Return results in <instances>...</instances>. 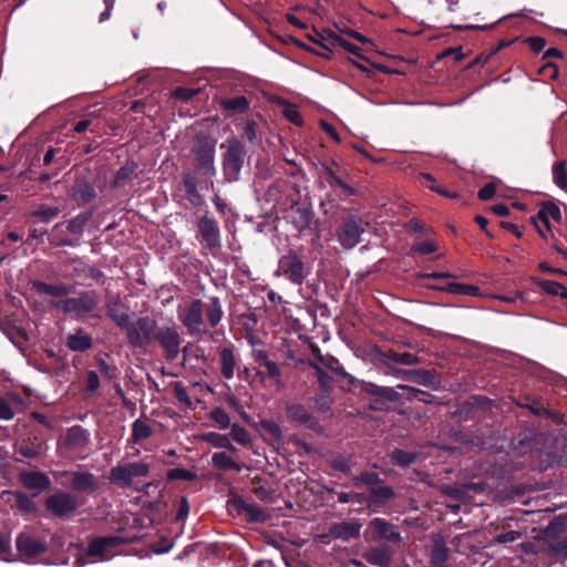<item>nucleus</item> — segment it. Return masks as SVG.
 Here are the masks:
<instances>
[{
  "label": "nucleus",
  "instance_id": "nucleus-1",
  "mask_svg": "<svg viewBox=\"0 0 567 567\" xmlns=\"http://www.w3.org/2000/svg\"><path fill=\"white\" fill-rule=\"evenodd\" d=\"M99 301L93 292H82L75 298H65L59 301H51V306L64 312L78 317L93 311Z\"/></svg>",
  "mask_w": 567,
  "mask_h": 567
},
{
  "label": "nucleus",
  "instance_id": "nucleus-2",
  "mask_svg": "<svg viewBox=\"0 0 567 567\" xmlns=\"http://www.w3.org/2000/svg\"><path fill=\"white\" fill-rule=\"evenodd\" d=\"M156 322L150 318H140L130 323L126 330L128 342L134 347H144L156 339Z\"/></svg>",
  "mask_w": 567,
  "mask_h": 567
},
{
  "label": "nucleus",
  "instance_id": "nucleus-3",
  "mask_svg": "<svg viewBox=\"0 0 567 567\" xmlns=\"http://www.w3.org/2000/svg\"><path fill=\"white\" fill-rule=\"evenodd\" d=\"M150 466L144 462H134L125 465H117L111 468L110 480L121 486H131L136 477H145Z\"/></svg>",
  "mask_w": 567,
  "mask_h": 567
},
{
  "label": "nucleus",
  "instance_id": "nucleus-4",
  "mask_svg": "<svg viewBox=\"0 0 567 567\" xmlns=\"http://www.w3.org/2000/svg\"><path fill=\"white\" fill-rule=\"evenodd\" d=\"M277 274L296 285H301L307 276L305 265L295 251H289L279 259Z\"/></svg>",
  "mask_w": 567,
  "mask_h": 567
},
{
  "label": "nucleus",
  "instance_id": "nucleus-5",
  "mask_svg": "<svg viewBox=\"0 0 567 567\" xmlns=\"http://www.w3.org/2000/svg\"><path fill=\"white\" fill-rule=\"evenodd\" d=\"M204 303L193 300L178 311V318L189 333L199 332L203 324Z\"/></svg>",
  "mask_w": 567,
  "mask_h": 567
},
{
  "label": "nucleus",
  "instance_id": "nucleus-6",
  "mask_svg": "<svg viewBox=\"0 0 567 567\" xmlns=\"http://www.w3.org/2000/svg\"><path fill=\"white\" fill-rule=\"evenodd\" d=\"M364 537L368 542L390 540L399 542L400 534L396 533L393 526L383 518H373L370 520Z\"/></svg>",
  "mask_w": 567,
  "mask_h": 567
},
{
  "label": "nucleus",
  "instance_id": "nucleus-7",
  "mask_svg": "<svg viewBox=\"0 0 567 567\" xmlns=\"http://www.w3.org/2000/svg\"><path fill=\"white\" fill-rule=\"evenodd\" d=\"M362 233L363 227L361 220L357 218H349L340 227L338 231V239L344 248L350 249L359 244Z\"/></svg>",
  "mask_w": 567,
  "mask_h": 567
},
{
  "label": "nucleus",
  "instance_id": "nucleus-8",
  "mask_svg": "<svg viewBox=\"0 0 567 567\" xmlns=\"http://www.w3.org/2000/svg\"><path fill=\"white\" fill-rule=\"evenodd\" d=\"M244 150L239 142L230 141L224 157V168L230 178H236L243 166Z\"/></svg>",
  "mask_w": 567,
  "mask_h": 567
},
{
  "label": "nucleus",
  "instance_id": "nucleus-9",
  "mask_svg": "<svg viewBox=\"0 0 567 567\" xmlns=\"http://www.w3.org/2000/svg\"><path fill=\"white\" fill-rule=\"evenodd\" d=\"M198 233L200 236V243L209 248L215 249L220 247V235L219 228L215 220L203 217L198 221Z\"/></svg>",
  "mask_w": 567,
  "mask_h": 567
},
{
  "label": "nucleus",
  "instance_id": "nucleus-10",
  "mask_svg": "<svg viewBox=\"0 0 567 567\" xmlns=\"http://www.w3.org/2000/svg\"><path fill=\"white\" fill-rule=\"evenodd\" d=\"M45 504L47 508L56 516H64L78 506L75 497L68 493L53 494L48 497Z\"/></svg>",
  "mask_w": 567,
  "mask_h": 567
},
{
  "label": "nucleus",
  "instance_id": "nucleus-11",
  "mask_svg": "<svg viewBox=\"0 0 567 567\" xmlns=\"http://www.w3.org/2000/svg\"><path fill=\"white\" fill-rule=\"evenodd\" d=\"M361 527L362 525L358 519L334 523L329 527V536L334 539L349 542L360 536Z\"/></svg>",
  "mask_w": 567,
  "mask_h": 567
},
{
  "label": "nucleus",
  "instance_id": "nucleus-12",
  "mask_svg": "<svg viewBox=\"0 0 567 567\" xmlns=\"http://www.w3.org/2000/svg\"><path fill=\"white\" fill-rule=\"evenodd\" d=\"M308 39L316 44H319L323 51L316 52L318 55L323 56L326 59L329 58V53H331L338 44H343L344 40L333 33H321L313 30L311 33L307 34Z\"/></svg>",
  "mask_w": 567,
  "mask_h": 567
},
{
  "label": "nucleus",
  "instance_id": "nucleus-13",
  "mask_svg": "<svg viewBox=\"0 0 567 567\" xmlns=\"http://www.w3.org/2000/svg\"><path fill=\"white\" fill-rule=\"evenodd\" d=\"M156 339L167 352L169 359H175L179 353L181 339L178 332L173 328H162L156 332Z\"/></svg>",
  "mask_w": 567,
  "mask_h": 567
},
{
  "label": "nucleus",
  "instance_id": "nucleus-14",
  "mask_svg": "<svg viewBox=\"0 0 567 567\" xmlns=\"http://www.w3.org/2000/svg\"><path fill=\"white\" fill-rule=\"evenodd\" d=\"M32 286L38 295H45L52 297V301L62 300L64 297L73 292V287L70 285H50L43 281H33Z\"/></svg>",
  "mask_w": 567,
  "mask_h": 567
},
{
  "label": "nucleus",
  "instance_id": "nucleus-15",
  "mask_svg": "<svg viewBox=\"0 0 567 567\" xmlns=\"http://www.w3.org/2000/svg\"><path fill=\"white\" fill-rule=\"evenodd\" d=\"M287 416L290 421L296 422L298 424L306 425L309 429H316L318 426V422L311 415V413L301 404L292 403L287 405Z\"/></svg>",
  "mask_w": 567,
  "mask_h": 567
},
{
  "label": "nucleus",
  "instance_id": "nucleus-16",
  "mask_svg": "<svg viewBox=\"0 0 567 567\" xmlns=\"http://www.w3.org/2000/svg\"><path fill=\"white\" fill-rule=\"evenodd\" d=\"M120 544L116 537H104L93 540L89 545L87 554L90 556H97L101 559H109L112 557L111 549Z\"/></svg>",
  "mask_w": 567,
  "mask_h": 567
},
{
  "label": "nucleus",
  "instance_id": "nucleus-17",
  "mask_svg": "<svg viewBox=\"0 0 567 567\" xmlns=\"http://www.w3.org/2000/svg\"><path fill=\"white\" fill-rule=\"evenodd\" d=\"M89 442V435L81 426L71 427L63 437V445L73 451H82Z\"/></svg>",
  "mask_w": 567,
  "mask_h": 567
},
{
  "label": "nucleus",
  "instance_id": "nucleus-18",
  "mask_svg": "<svg viewBox=\"0 0 567 567\" xmlns=\"http://www.w3.org/2000/svg\"><path fill=\"white\" fill-rule=\"evenodd\" d=\"M20 482L22 485L29 489H33L37 492H41L47 489L50 486L49 477L39 472H28L20 474Z\"/></svg>",
  "mask_w": 567,
  "mask_h": 567
},
{
  "label": "nucleus",
  "instance_id": "nucleus-19",
  "mask_svg": "<svg viewBox=\"0 0 567 567\" xmlns=\"http://www.w3.org/2000/svg\"><path fill=\"white\" fill-rule=\"evenodd\" d=\"M363 558L378 567H388L392 559V551L386 546L375 547L367 550Z\"/></svg>",
  "mask_w": 567,
  "mask_h": 567
},
{
  "label": "nucleus",
  "instance_id": "nucleus-20",
  "mask_svg": "<svg viewBox=\"0 0 567 567\" xmlns=\"http://www.w3.org/2000/svg\"><path fill=\"white\" fill-rule=\"evenodd\" d=\"M214 144L209 142H200L195 147V156L198 164L207 171L214 169Z\"/></svg>",
  "mask_w": 567,
  "mask_h": 567
},
{
  "label": "nucleus",
  "instance_id": "nucleus-21",
  "mask_svg": "<svg viewBox=\"0 0 567 567\" xmlns=\"http://www.w3.org/2000/svg\"><path fill=\"white\" fill-rule=\"evenodd\" d=\"M66 346L72 351L82 352L92 347V338L87 333H84L83 330H78L75 333L68 336Z\"/></svg>",
  "mask_w": 567,
  "mask_h": 567
},
{
  "label": "nucleus",
  "instance_id": "nucleus-22",
  "mask_svg": "<svg viewBox=\"0 0 567 567\" xmlns=\"http://www.w3.org/2000/svg\"><path fill=\"white\" fill-rule=\"evenodd\" d=\"M70 486L74 491H93L95 488V480L91 473L75 472L72 474Z\"/></svg>",
  "mask_w": 567,
  "mask_h": 567
},
{
  "label": "nucleus",
  "instance_id": "nucleus-23",
  "mask_svg": "<svg viewBox=\"0 0 567 567\" xmlns=\"http://www.w3.org/2000/svg\"><path fill=\"white\" fill-rule=\"evenodd\" d=\"M202 440L216 449H226L233 452L236 451V447L231 444L229 437L224 434L208 432L202 435Z\"/></svg>",
  "mask_w": 567,
  "mask_h": 567
},
{
  "label": "nucleus",
  "instance_id": "nucleus-24",
  "mask_svg": "<svg viewBox=\"0 0 567 567\" xmlns=\"http://www.w3.org/2000/svg\"><path fill=\"white\" fill-rule=\"evenodd\" d=\"M204 311L210 327L217 326L223 317L221 306L217 298L209 299V302L204 305Z\"/></svg>",
  "mask_w": 567,
  "mask_h": 567
},
{
  "label": "nucleus",
  "instance_id": "nucleus-25",
  "mask_svg": "<svg viewBox=\"0 0 567 567\" xmlns=\"http://www.w3.org/2000/svg\"><path fill=\"white\" fill-rule=\"evenodd\" d=\"M221 373L226 379L234 377V370L236 365L235 355L231 350L223 349L220 352Z\"/></svg>",
  "mask_w": 567,
  "mask_h": 567
},
{
  "label": "nucleus",
  "instance_id": "nucleus-26",
  "mask_svg": "<svg viewBox=\"0 0 567 567\" xmlns=\"http://www.w3.org/2000/svg\"><path fill=\"white\" fill-rule=\"evenodd\" d=\"M153 434L152 426L143 421L135 420L132 425V439L134 442H140L148 439Z\"/></svg>",
  "mask_w": 567,
  "mask_h": 567
},
{
  "label": "nucleus",
  "instance_id": "nucleus-27",
  "mask_svg": "<svg viewBox=\"0 0 567 567\" xmlns=\"http://www.w3.org/2000/svg\"><path fill=\"white\" fill-rule=\"evenodd\" d=\"M223 107L231 113H244L249 107V102L245 96L226 99L221 102Z\"/></svg>",
  "mask_w": 567,
  "mask_h": 567
},
{
  "label": "nucleus",
  "instance_id": "nucleus-28",
  "mask_svg": "<svg viewBox=\"0 0 567 567\" xmlns=\"http://www.w3.org/2000/svg\"><path fill=\"white\" fill-rule=\"evenodd\" d=\"M107 313L117 323L118 327L127 330L131 323L130 316L122 309L121 305H111L109 307Z\"/></svg>",
  "mask_w": 567,
  "mask_h": 567
},
{
  "label": "nucleus",
  "instance_id": "nucleus-29",
  "mask_svg": "<svg viewBox=\"0 0 567 567\" xmlns=\"http://www.w3.org/2000/svg\"><path fill=\"white\" fill-rule=\"evenodd\" d=\"M212 463L215 467H218L220 470H235L237 472L240 471V466L231 460L230 456H228L224 452L215 453L212 457Z\"/></svg>",
  "mask_w": 567,
  "mask_h": 567
},
{
  "label": "nucleus",
  "instance_id": "nucleus-30",
  "mask_svg": "<svg viewBox=\"0 0 567 567\" xmlns=\"http://www.w3.org/2000/svg\"><path fill=\"white\" fill-rule=\"evenodd\" d=\"M17 547L20 551L25 553L28 555H37L42 550V547L34 539L20 535L17 538Z\"/></svg>",
  "mask_w": 567,
  "mask_h": 567
},
{
  "label": "nucleus",
  "instance_id": "nucleus-31",
  "mask_svg": "<svg viewBox=\"0 0 567 567\" xmlns=\"http://www.w3.org/2000/svg\"><path fill=\"white\" fill-rule=\"evenodd\" d=\"M553 179L558 187L563 189L567 188V172L565 162H556L553 165Z\"/></svg>",
  "mask_w": 567,
  "mask_h": 567
},
{
  "label": "nucleus",
  "instance_id": "nucleus-32",
  "mask_svg": "<svg viewBox=\"0 0 567 567\" xmlns=\"http://www.w3.org/2000/svg\"><path fill=\"white\" fill-rule=\"evenodd\" d=\"M553 218L556 221L561 219V213L557 205L553 203L544 204L537 213V219Z\"/></svg>",
  "mask_w": 567,
  "mask_h": 567
},
{
  "label": "nucleus",
  "instance_id": "nucleus-33",
  "mask_svg": "<svg viewBox=\"0 0 567 567\" xmlns=\"http://www.w3.org/2000/svg\"><path fill=\"white\" fill-rule=\"evenodd\" d=\"M262 431L274 441L279 443L282 439V432L278 423L275 421H261Z\"/></svg>",
  "mask_w": 567,
  "mask_h": 567
},
{
  "label": "nucleus",
  "instance_id": "nucleus-34",
  "mask_svg": "<svg viewBox=\"0 0 567 567\" xmlns=\"http://www.w3.org/2000/svg\"><path fill=\"white\" fill-rule=\"evenodd\" d=\"M262 367L266 369L267 377L272 380L277 389H282L284 383L281 381V372L278 365L274 361H267Z\"/></svg>",
  "mask_w": 567,
  "mask_h": 567
},
{
  "label": "nucleus",
  "instance_id": "nucleus-35",
  "mask_svg": "<svg viewBox=\"0 0 567 567\" xmlns=\"http://www.w3.org/2000/svg\"><path fill=\"white\" fill-rule=\"evenodd\" d=\"M210 419L220 430H226L230 426V417L228 413L220 408L214 409L210 412Z\"/></svg>",
  "mask_w": 567,
  "mask_h": 567
},
{
  "label": "nucleus",
  "instance_id": "nucleus-36",
  "mask_svg": "<svg viewBox=\"0 0 567 567\" xmlns=\"http://www.w3.org/2000/svg\"><path fill=\"white\" fill-rule=\"evenodd\" d=\"M230 436L234 441L241 445H248L250 443L249 432L239 424L231 425Z\"/></svg>",
  "mask_w": 567,
  "mask_h": 567
},
{
  "label": "nucleus",
  "instance_id": "nucleus-37",
  "mask_svg": "<svg viewBox=\"0 0 567 567\" xmlns=\"http://www.w3.org/2000/svg\"><path fill=\"white\" fill-rule=\"evenodd\" d=\"M445 289L451 292H454V293L467 295V296H475L478 291V288L475 286L456 284V282L449 284Z\"/></svg>",
  "mask_w": 567,
  "mask_h": 567
},
{
  "label": "nucleus",
  "instance_id": "nucleus-38",
  "mask_svg": "<svg viewBox=\"0 0 567 567\" xmlns=\"http://www.w3.org/2000/svg\"><path fill=\"white\" fill-rule=\"evenodd\" d=\"M391 458L394 463L405 466L414 462L415 455L410 452L396 450L392 452Z\"/></svg>",
  "mask_w": 567,
  "mask_h": 567
},
{
  "label": "nucleus",
  "instance_id": "nucleus-39",
  "mask_svg": "<svg viewBox=\"0 0 567 567\" xmlns=\"http://www.w3.org/2000/svg\"><path fill=\"white\" fill-rule=\"evenodd\" d=\"M338 501L339 503H342V504H346V503H351V502H355V503H365V502H370V499L364 496L363 494H359V493H338Z\"/></svg>",
  "mask_w": 567,
  "mask_h": 567
},
{
  "label": "nucleus",
  "instance_id": "nucleus-40",
  "mask_svg": "<svg viewBox=\"0 0 567 567\" xmlns=\"http://www.w3.org/2000/svg\"><path fill=\"white\" fill-rule=\"evenodd\" d=\"M437 250V246L433 240H424L422 243L415 244L412 247L413 252H417L421 255L432 254Z\"/></svg>",
  "mask_w": 567,
  "mask_h": 567
},
{
  "label": "nucleus",
  "instance_id": "nucleus-41",
  "mask_svg": "<svg viewBox=\"0 0 567 567\" xmlns=\"http://www.w3.org/2000/svg\"><path fill=\"white\" fill-rule=\"evenodd\" d=\"M447 557V550L443 544L436 543L431 553V561L433 564L442 563Z\"/></svg>",
  "mask_w": 567,
  "mask_h": 567
},
{
  "label": "nucleus",
  "instance_id": "nucleus-42",
  "mask_svg": "<svg viewBox=\"0 0 567 567\" xmlns=\"http://www.w3.org/2000/svg\"><path fill=\"white\" fill-rule=\"evenodd\" d=\"M174 394H175V398L181 403H183L184 405H186L188 408L192 406V401L187 394V391L179 382L174 383Z\"/></svg>",
  "mask_w": 567,
  "mask_h": 567
},
{
  "label": "nucleus",
  "instance_id": "nucleus-43",
  "mask_svg": "<svg viewBox=\"0 0 567 567\" xmlns=\"http://www.w3.org/2000/svg\"><path fill=\"white\" fill-rule=\"evenodd\" d=\"M543 287L547 292L551 295H560L563 297H567V289L558 282L545 281Z\"/></svg>",
  "mask_w": 567,
  "mask_h": 567
},
{
  "label": "nucleus",
  "instance_id": "nucleus-44",
  "mask_svg": "<svg viewBox=\"0 0 567 567\" xmlns=\"http://www.w3.org/2000/svg\"><path fill=\"white\" fill-rule=\"evenodd\" d=\"M284 115L291 123L300 125L301 124V115L296 106L289 105L284 110Z\"/></svg>",
  "mask_w": 567,
  "mask_h": 567
},
{
  "label": "nucleus",
  "instance_id": "nucleus-45",
  "mask_svg": "<svg viewBox=\"0 0 567 567\" xmlns=\"http://www.w3.org/2000/svg\"><path fill=\"white\" fill-rule=\"evenodd\" d=\"M193 476L194 475L189 471L184 468H173L167 473V477L169 480H192Z\"/></svg>",
  "mask_w": 567,
  "mask_h": 567
},
{
  "label": "nucleus",
  "instance_id": "nucleus-46",
  "mask_svg": "<svg viewBox=\"0 0 567 567\" xmlns=\"http://www.w3.org/2000/svg\"><path fill=\"white\" fill-rule=\"evenodd\" d=\"M197 93L198 91L194 89L178 87L174 91V96L186 102L193 99Z\"/></svg>",
  "mask_w": 567,
  "mask_h": 567
},
{
  "label": "nucleus",
  "instance_id": "nucleus-47",
  "mask_svg": "<svg viewBox=\"0 0 567 567\" xmlns=\"http://www.w3.org/2000/svg\"><path fill=\"white\" fill-rule=\"evenodd\" d=\"M393 360L401 363V364H406V365H412V364H415L417 362V359L414 354L412 353H409V352H404V353H395L393 355Z\"/></svg>",
  "mask_w": 567,
  "mask_h": 567
},
{
  "label": "nucleus",
  "instance_id": "nucleus-48",
  "mask_svg": "<svg viewBox=\"0 0 567 567\" xmlns=\"http://www.w3.org/2000/svg\"><path fill=\"white\" fill-rule=\"evenodd\" d=\"M496 192V185L494 183H487L478 192V198L482 200L491 199Z\"/></svg>",
  "mask_w": 567,
  "mask_h": 567
},
{
  "label": "nucleus",
  "instance_id": "nucleus-49",
  "mask_svg": "<svg viewBox=\"0 0 567 567\" xmlns=\"http://www.w3.org/2000/svg\"><path fill=\"white\" fill-rule=\"evenodd\" d=\"M393 496V492L390 487H379V488H372L371 489V496L368 497L369 499L370 498H383V499H388L390 497Z\"/></svg>",
  "mask_w": 567,
  "mask_h": 567
},
{
  "label": "nucleus",
  "instance_id": "nucleus-50",
  "mask_svg": "<svg viewBox=\"0 0 567 567\" xmlns=\"http://www.w3.org/2000/svg\"><path fill=\"white\" fill-rule=\"evenodd\" d=\"M13 416L14 413L11 405L4 399L0 398V419L11 420Z\"/></svg>",
  "mask_w": 567,
  "mask_h": 567
},
{
  "label": "nucleus",
  "instance_id": "nucleus-51",
  "mask_svg": "<svg viewBox=\"0 0 567 567\" xmlns=\"http://www.w3.org/2000/svg\"><path fill=\"white\" fill-rule=\"evenodd\" d=\"M527 43H528L530 50L535 53L540 52L546 45L545 39L539 38V37L528 38Z\"/></svg>",
  "mask_w": 567,
  "mask_h": 567
},
{
  "label": "nucleus",
  "instance_id": "nucleus-52",
  "mask_svg": "<svg viewBox=\"0 0 567 567\" xmlns=\"http://www.w3.org/2000/svg\"><path fill=\"white\" fill-rule=\"evenodd\" d=\"M378 481V475L373 473H364L361 474L358 478H355V486L360 484L373 485Z\"/></svg>",
  "mask_w": 567,
  "mask_h": 567
},
{
  "label": "nucleus",
  "instance_id": "nucleus-53",
  "mask_svg": "<svg viewBox=\"0 0 567 567\" xmlns=\"http://www.w3.org/2000/svg\"><path fill=\"white\" fill-rule=\"evenodd\" d=\"M519 537H520V533L515 532V530H511V532H507V533H503V534L497 535L496 540H497L498 543L505 544V543H512V542H515V540H517Z\"/></svg>",
  "mask_w": 567,
  "mask_h": 567
},
{
  "label": "nucleus",
  "instance_id": "nucleus-54",
  "mask_svg": "<svg viewBox=\"0 0 567 567\" xmlns=\"http://www.w3.org/2000/svg\"><path fill=\"white\" fill-rule=\"evenodd\" d=\"M86 385L90 391H95L100 386L99 375L94 371H89L86 375Z\"/></svg>",
  "mask_w": 567,
  "mask_h": 567
},
{
  "label": "nucleus",
  "instance_id": "nucleus-55",
  "mask_svg": "<svg viewBox=\"0 0 567 567\" xmlns=\"http://www.w3.org/2000/svg\"><path fill=\"white\" fill-rule=\"evenodd\" d=\"M17 504L21 509L27 511V512H31L34 509V505H33L32 501L21 494L17 495Z\"/></svg>",
  "mask_w": 567,
  "mask_h": 567
},
{
  "label": "nucleus",
  "instance_id": "nucleus-56",
  "mask_svg": "<svg viewBox=\"0 0 567 567\" xmlns=\"http://www.w3.org/2000/svg\"><path fill=\"white\" fill-rule=\"evenodd\" d=\"M104 4H105V9L100 14V22H104L110 18L111 11L114 6V0H104Z\"/></svg>",
  "mask_w": 567,
  "mask_h": 567
},
{
  "label": "nucleus",
  "instance_id": "nucleus-57",
  "mask_svg": "<svg viewBox=\"0 0 567 567\" xmlns=\"http://www.w3.org/2000/svg\"><path fill=\"white\" fill-rule=\"evenodd\" d=\"M430 189L435 193H439L440 195L445 196L447 198H457L458 197L457 193L450 192L442 186H430Z\"/></svg>",
  "mask_w": 567,
  "mask_h": 567
},
{
  "label": "nucleus",
  "instance_id": "nucleus-58",
  "mask_svg": "<svg viewBox=\"0 0 567 567\" xmlns=\"http://www.w3.org/2000/svg\"><path fill=\"white\" fill-rule=\"evenodd\" d=\"M321 127L331 138H333L337 142L340 141L336 128L331 124L327 122H321Z\"/></svg>",
  "mask_w": 567,
  "mask_h": 567
},
{
  "label": "nucleus",
  "instance_id": "nucleus-59",
  "mask_svg": "<svg viewBox=\"0 0 567 567\" xmlns=\"http://www.w3.org/2000/svg\"><path fill=\"white\" fill-rule=\"evenodd\" d=\"M501 226L509 231H512L517 238L522 237V230L512 223L502 221Z\"/></svg>",
  "mask_w": 567,
  "mask_h": 567
},
{
  "label": "nucleus",
  "instance_id": "nucleus-60",
  "mask_svg": "<svg viewBox=\"0 0 567 567\" xmlns=\"http://www.w3.org/2000/svg\"><path fill=\"white\" fill-rule=\"evenodd\" d=\"M493 213L497 216H506L509 214V208L504 204H496L492 208Z\"/></svg>",
  "mask_w": 567,
  "mask_h": 567
},
{
  "label": "nucleus",
  "instance_id": "nucleus-61",
  "mask_svg": "<svg viewBox=\"0 0 567 567\" xmlns=\"http://www.w3.org/2000/svg\"><path fill=\"white\" fill-rule=\"evenodd\" d=\"M131 169L127 167H122L117 171L114 183L120 185L121 181L126 178L131 174Z\"/></svg>",
  "mask_w": 567,
  "mask_h": 567
},
{
  "label": "nucleus",
  "instance_id": "nucleus-62",
  "mask_svg": "<svg viewBox=\"0 0 567 567\" xmlns=\"http://www.w3.org/2000/svg\"><path fill=\"white\" fill-rule=\"evenodd\" d=\"M90 125V121L89 120H82V121H79L75 126H74V131L76 133H83L87 130Z\"/></svg>",
  "mask_w": 567,
  "mask_h": 567
},
{
  "label": "nucleus",
  "instance_id": "nucleus-63",
  "mask_svg": "<svg viewBox=\"0 0 567 567\" xmlns=\"http://www.w3.org/2000/svg\"><path fill=\"white\" fill-rule=\"evenodd\" d=\"M255 361L259 362L261 365H265L267 361H270L267 357V354L262 351H256L255 354Z\"/></svg>",
  "mask_w": 567,
  "mask_h": 567
},
{
  "label": "nucleus",
  "instance_id": "nucleus-64",
  "mask_svg": "<svg viewBox=\"0 0 567 567\" xmlns=\"http://www.w3.org/2000/svg\"><path fill=\"white\" fill-rule=\"evenodd\" d=\"M316 370L318 371V381L320 382V384L322 386H326L328 384V380H329L328 374L322 372V370L319 369L317 365H316Z\"/></svg>",
  "mask_w": 567,
  "mask_h": 567
}]
</instances>
